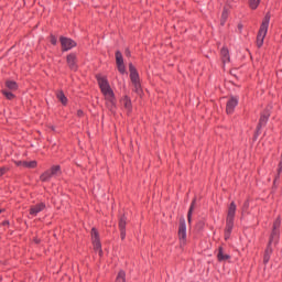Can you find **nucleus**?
I'll return each instance as SVG.
<instances>
[{
    "label": "nucleus",
    "instance_id": "obj_11",
    "mask_svg": "<svg viewBox=\"0 0 282 282\" xmlns=\"http://www.w3.org/2000/svg\"><path fill=\"white\" fill-rule=\"evenodd\" d=\"M67 65L73 72L78 69V65H76V54L72 53L67 56Z\"/></svg>",
    "mask_w": 282,
    "mask_h": 282
},
{
    "label": "nucleus",
    "instance_id": "obj_29",
    "mask_svg": "<svg viewBox=\"0 0 282 282\" xmlns=\"http://www.w3.org/2000/svg\"><path fill=\"white\" fill-rule=\"evenodd\" d=\"M193 208H195V200H193V203L189 207L188 214H187L188 221H191V215H193Z\"/></svg>",
    "mask_w": 282,
    "mask_h": 282
},
{
    "label": "nucleus",
    "instance_id": "obj_20",
    "mask_svg": "<svg viewBox=\"0 0 282 282\" xmlns=\"http://www.w3.org/2000/svg\"><path fill=\"white\" fill-rule=\"evenodd\" d=\"M41 182H50V180H52V174L48 171L44 172L41 176H40Z\"/></svg>",
    "mask_w": 282,
    "mask_h": 282
},
{
    "label": "nucleus",
    "instance_id": "obj_30",
    "mask_svg": "<svg viewBox=\"0 0 282 282\" xmlns=\"http://www.w3.org/2000/svg\"><path fill=\"white\" fill-rule=\"evenodd\" d=\"M279 226H281V219L278 218L273 224V229L279 230Z\"/></svg>",
    "mask_w": 282,
    "mask_h": 282
},
{
    "label": "nucleus",
    "instance_id": "obj_14",
    "mask_svg": "<svg viewBox=\"0 0 282 282\" xmlns=\"http://www.w3.org/2000/svg\"><path fill=\"white\" fill-rule=\"evenodd\" d=\"M218 261H228V259H230V256L224 253V248L219 247L218 249Z\"/></svg>",
    "mask_w": 282,
    "mask_h": 282
},
{
    "label": "nucleus",
    "instance_id": "obj_21",
    "mask_svg": "<svg viewBox=\"0 0 282 282\" xmlns=\"http://www.w3.org/2000/svg\"><path fill=\"white\" fill-rule=\"evenodd\" d=\"M24 169H36V161H23Z\"/></svg>",
    "mask_w": 282,
    "mask_h": 282
},
{
    "label": "nucleus",
    "instance_id": "obj_17",
    "mask_svg": "<svg viewBox=\"0 0 282 282\" xmlns=\"http://www.w3.org/2000/svg\"><path fill=\"white\" fill-rule=\"evenodd\" d=\"M270 246L271 243L269 242L267 250L264 252V258H263L264 263H268V261H270V254H272V247Z\"/></svg>",
    "mask_w": 282,
    "mask_h": 282
},
{
    "label": "nucleus",
    "instance_id": "obj_4",
    "mask_svg": "<svg viewBox=\"0 0 282 282\" xmlns=\"http://www.w3.org/2000/svg\"><path fill=\"white\" fill-rule=\"evenodd\" d=\"M178 239L181 248H184L186 246V220L183 218L180 219Z\"/></svg>",
    "mask_w": 282,
    "mask_h": 282
},
{
    "label": "nucleus",
    "instance_id": "obj_3",
    "mask_svg": "<svg viewBox=\"0 0 282 282\" xmlns=\"http://www.w3.org/2000/svg\"><path fill=\"white\" fill-rule=\"evenodd\" d=\"M268 28H270V13H267L257 36V46L263 47V41L268 35Z\"/></svg>",
    "mask_w": 282,
    "mask_h": 282
},
{
    "label": "nucleus",
    "instance_id": "obj_24",
    "mask_svg": "<svg viewBox=\"0 0 282 282\" xmlns=\"http://www.w3.org/2000/svg\"><path fill=\"white\" fill-rule=\"evenodd\" d=\"M126 276L127 274L124 273V271H119L116 282H127Z\"/></svg>",
    "mask_w": 282,
    "mask_h": 282
},
{
    "label": "nucleus",
    "instance_id": "obj_7",
    "mask_svg": "<svg viewBox=\"0 0 282 282\" xmlns=\"http://www.w3.org/2000/svg\"><path fill=\"white\" fill-rule=\"evenodd\" d=\"M61 45L63 48V52H68V50H72L73 47H76V43L74 42V40L69 39V37H61Z\"/></svg>",
    "mask_w": 282,
    "mask_h": 282
},
{
    "label": "nucleus",
    "instance_id": "obj_25",
    "mask_svg": "<svg viewBox=\"0 0 282 282\" xmlns=\"http://www.w3.org/2000/svg\"><path fill=\"white\" fill-rule=\"evenodd\" d=\"M2 94L8 100H12L14 98V94H12V90L2 89Z\"/></svg>",
    "mask_w": 282,
    "mask_h": 282
},
{
    "label": "nucleus",
    "instance_id": "obj_1",
    "mask_svg": "<svg viewBox=\"0 0 282 282\" xmlns=\"http://www.w3.org/2000/svg\"><path fill=\"white\" fill-rule=\"evenodd\" d=\"M97 82L99 89L105 97L107 108L113 113L116 109V95L113 94V89H111L107 77L97 76Z\"/></svg>",
    "mask_w": 282,
    "mask_h": 282
},
{
    "label": "nucleus",
    "instance_id": "obj_33",
    "mask_svg": "<svg viewBox=\"0 0 282 282\" xmlns=\"http://www.w3.org/2000/svg\"><path fill=\"white\" fill-rule=\"evenodd\" d=\"M120 237L122 240H124V237H127V231L126 230H120Z\"/></svg>",
    "mask_w": 282,
    "mask_h": 282
},
{
    "label": "nucleus",
    "instance_id": "obj_13",
    "mask_svg": "<svg viewBox=\"0 0 282 282\" xmlns=\"http://www.w3.org/2000/svg\"><path fill=\"white\" fill-rule=\"evenodd\" d=\"M121 105L128 113H131V109H132L131 99L128 96L121 99Z\"/></svg>",
    "mask_w": 282,
    "mask_h": 282
},
{
    "label": "nucleus",
    "instance_id": "obj_10",
    "mask_svg": "<svg viewBox=\"0 0 282 282\" xmlns=\"http://www.w3.org/2000/svg\"><path fill=\"white\" fill-rule=\"evenodd\" d=\"M237 105H239V99H237L236 97H231L227 101V108H226L227 113H232V111H235V107H237Z\"/></svg>",
    "mask_w": 282,
    "mask_h": 282
},
{
    "label": "nucleus",
    "instance_id": "obj_19",
    "mask_svg": "<svg viewBox=\"0 0 282 282\" xmlns=\"http://www.w3.org/2000/svg\"><path fill=\"white\" fill-rule=\"evenodd\" d=\"M220 55L223 57L224 63H228V61H230V55L228 54V48H223L220 51Z\"/></svg>",
    "mask_w": 282,
    "mask_h": 282
},
{
    "label": "nucleus",
    "instance_id": "obj_6",
    "mask_svg": "<svg viewBox=\"0 0 282 282\" xmlns=\"http://www.w3.org/2000/svg\"><path fill=\"white\" fill-rule=\"evenodd\" d=\"M91 239H93V246L96 251H98L99 257H102V249L100 245V239L98 238V231L96 228L91 229Z\"/></svg>",
    "mask_w": 282,
    "mask_h": 282
},
{
    "label": "nucleus",
    "instance_id": "obj_2",
    "mask_svg": "<svg viewBox=\"0 0 282 282\" xmlns=\"http://www.w3.org/2000/svg\"><path fill=\"white\" fill-rule=\"evenodd\" d=\"M130 70V80L133 86V91L138 94V96H142V84L140 83V75L138 74V69L133 64H129Z\"/></svg>",
    "mask_w": 282,
    "mask_h": 282
},
{
    "label": "nucleus",
    "instance_id": "obj_23",
    "mask_svg": "<svg viewBox=\"0 0 282 282\" xmlns=\"http://www.w3.org/2000/svg\"><path fill=\"white\" fill-rule=\"evenodd\" d=\"M235 225H228L226 224V229H225V239L228 240L230 239V234L232 232V228Z\"/></svg>",
    "mask_w": 282,
    "mask_h": 282
},
{
    "label": "nucleus",
    "instance_id": "obj_8",
    "mask_svg": "<svg viewBox=\"0 0 282 282\" xmlns=\"http://www.w3.org/2000/svg\"><path fill=\"white\" fill-rule=\"evenodd\" d=\"M116 63L118 72H120V74H124L127 72V69L124 68V59L122 58V53H120L119 51L116 52Z\"/></svg>",
    "mask_w": 282,
    "mask_h": 282
},
{
    "label": "nucleus",
    "instance_id": "obj_35",
    "mask_svg": "<svg viewBox=\"0 0 282 282\" xmlns=\"http://www.w3.org/2000/svg\"><path fill=\"white\" fill-rule=\"evenodd\" d=\"M15 164L17 166H23V161H17Z\"/></svg>",
    "mask_w": 282,
    "mask_h": 282
},
{
    "label": "nucleus",
    "instance_id": "obj_26",
    "mask_svg": "<svg viewBox=\"0 0 282 282\" xmlns=\"http://www.w3.org/2000/svg\"><path fill=\"white\" fill-rule=\"evenodd\" d=\"M126 228H127V218H126V217H122V218H120V220H119V229H120V230H126Z\"/></svg>",
    "mask_w": 282,
    "mask_h": 282
},
{
    "label": "nucleus",
    "instance_id": "obj_5",
    "mask_svg": "<svg viewBox=\"0 0 282 282\" xmlns=\"http://www.w3.org/2000/svg\"><path fill=\"white\" fill-rule=\"evenodd\" d=\"M237 213V205L235 204V202H232L229 207H228V212H227V219H226V224L229 226H235V215Z\"/></svg>",
    "mask_w": 282,
    "mask_h": 282
},
{
    "label": "nucleus",
    "instance_id": "obj_15",
    "mask_svg": "<svg viewBox=\"0 0 282 282\" xmlns=\"http://www.w3.org/2000/svg\"><path fill=\"white\" fill-rule=\"evenodd\" d=\"M48 171L52 177H58V175H61V165H54Z\"/></svg>",
    "mask_w": 282,
    "mask_h": 282
},
{
    "label": "nucleus",
    "instance_id": "obj_16",
    "mask_svg": "<svg viewBox=\"0 0 282 282\" xmlns=\"http://www.w3.org/2000/svg\"><path fill=\"white\" fill-rule=\"evenodd\" d=\"M56 97L59 100V102H62V105H67V97L65 96V93H63V90H59L56 94Z\"/></svg>",
    "mask_w": 282,
    "mask_h": 282
},
{
    "label": "nucleus",
    "instance_id": "obj_34",
    "mask_svg": "<svg viewBox=\"0 0 282 282\" xmlns=\"http://www.w3.org/2000/svg\"><path fill=\"white\" fill-rule=\"evenodd\" d=\"M6 167H0V177H2V175H6Z\"/></svg>",
    "mask_w": 282,
    "mask_h": 282
},
{
    "label": "nucleus",
    "instance_id": "obj_9",
    "mask_svg": "<svg viewBox=\"0 0 282 282\" xmlns=\"http://www.w3.org/2000/svg\"><path fill=\"white\" fill-rule=\"evenodd\" d=\"M43 210H45V204L40 203V204L31 206L30 215H32L33 217H36L39 215V213H43Z\"/></svg>",
    "mask_w": 282,
    "mask_h": 282
},
{
    "label": "nucleus",
    "instance_id": "obj_32",
    "mask_svg": "<svg viewBox=\"0 0 282 282\" xmlns=\"http://www.w3.org/2000/svg\"><path fill=\"white\" fill-rule=\"evenodd\" d=\"M228 18V10H224L223 11V19H224V21H226V19Z\"/></svg>",
    "mask_w": 282,
    "mask_h": 282
},
{
    "label": "nucleus",
    "instance_id": "obj_28",
    "mask_svg": "<svg viewBox=\"0 0 282 282\" xmlns=\"http://www.w3.org/2000/svg\"><path fill=\"white\" fill-rule=\"evenodd\" d=\"M268 115H262L260 118V123L259 127H263V124H265V122H268Z\"/></svg>",
    "mask_w": 282,
    "mask_h": 282
},
{
    "label": "nucleus",
    "instance_id": "obj_12",
    "mask_svg": "<svg viewBox=\"0 0 282 282\" xmlns=\"http://www.w3.org/2000/svg\"><path fill=\"white\" fill-rule=\"evenodd\" d=\"M4 87L6 88H3V89H7V91H17L19 89V85L17 84V82L10 80V79H8L4 83Z\"/></svg>",
    "mask_w": 282,
    "mask_h": 282
},
{
    "label": "nucleus",
    "instance_id": "obj_38",
    "mask_svg": "<svg viewBox=\"0 0 282 282\" xmlns=\"http://www.w3.org/2000/svg\"><path fill=\"white\" fill-rule=\"evenodd\" d=\"M0 213H2V209H0Z\"/></svg>",
    "mask_w": 282,
    "mask_h": 282
},
{
    "label": "nucleus",
    "instance_id": "obj_31",
    "mask_svg": "<svg viewBox=\"0 0 282 282\" xmlns=\"http://www.w3.org/2000/svg\"><path fill=\"white\" fill-rule=\"evenodd\" d=\"M51 43H52V45H56V43H57L56 36H54V35L51 36Z\"/></svg>",
    "mask_w": 282,
    "mask_h": 282
},
{
    "label": "nucleus",
    "instance_id": "obj_18",
    "mask_svg": "<svg viewBox=\"0 0 282 282\" xmlns=\"http://www.w3.org/2000/svg\"><path fill=\"white\" fill-rule=\"evenodd\" d=\"M270 246L271 243L269 242L267 250L264 252V258H263L264 263H268V261H270V254H272V247Z\"/></svg>",
    "mask_w": 282,
    "mask_h": 282
},
{
    "label": "nucleus",
    "instance_id": "obj_22",
    "mask_svg": "<svg viewBox=\"0 0 282 282\" xmlns=\"http://www.w3.org/2000/svg\"><path fill=\"white\" fill-rule=\"evenodd\" d=\"M276 239H279V229H272L269 243H273V241H276Z\"/></svg>",
    "mask_w": 282,
    "mask_h": 282
},
{
    "label": "nucleus",
    "instance_id": "obj_37",
    "mask_svg": "<svg viewBox=\"0 0 282 282\" xmlns=\"http://www.w3.org/2000/svg\"><path fill=\"white\" fill-rule=\"evenodd\" d=\"M127 56H129V52H127Z\"/></svg>",
    "mask_w": 282,
    "mask_h": 282
},
{
    "label": "nucleus",
    "instance_id": "obj_27",
    "mask_svg": "<svg viewBox=\"0 0 282 282\" xmlns=\"http://www.w3.org/2000/svg\"><path fill=\"white\" fill-rule=\"evenodd\" d=\"M249 3L252 10H257V8H259V3H261V0H250Z\"/></svg>",
    "mask_w": 282,
    "mask_h": 282
},
{
    "label": "nucleus",
    "instance_id": "obj_36",
    "mask_svg": "<svg viewBox=\"0 0 282 282\" xmlns=\"http://www.w3.org/2000/svg\"><path fill=\"white\" fill-rule=\"evenodd\" d=\"M77 116H79V117L83 116V110H78Z\"/></svg>",
    "mask_w": 282,
    "mask_h": 282
}]
</instances>
